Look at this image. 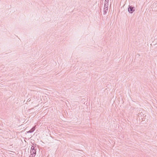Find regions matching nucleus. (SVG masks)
I'll return each instance as SVG.
<instances>
[{
    "instance_id": "f03ea898",
    "label": "nucleus",
    "mask_w": 157,
    "mask_h": 157,
    "mask_svg": "<svg viewBox=\"0 0 157 157\" xmlns=\"http://www.w3.org/2000/svg\"><path fill=\"white\" fill-rule=\"evenodd\" d=\"M32 151H33V153L34 154V156L36 153V151L35 150H34L33 149L32 150Z\"/></svg>"
},
{
    "instance_id": "f257e3e1",
    "label": "nucleus",
    "mask_w": 157,
    "mask_h": 157,
    "mask_svg": "<svg viewBox=\"0 0 157 157\" xmlns=\"http://www.w3.org/2000/svg\"><path fill=\"white\" fill-rule=\"evenodd\" d=\"M128 11L129 13H132L134 11L133 8V7H129L128 9Z\"/></svg>"
}]
</instances>
